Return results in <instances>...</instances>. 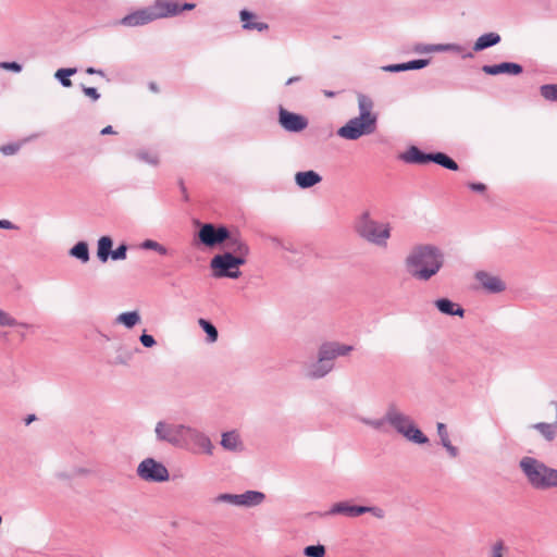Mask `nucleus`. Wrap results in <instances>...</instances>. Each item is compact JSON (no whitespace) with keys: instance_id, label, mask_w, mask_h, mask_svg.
Returning <instances> with one entry per match:
<instances>
[{"instance_id":"10","label":"nucleus","mask_w":557,"mask_h":557,"mask_svg":"<svg viewBox=\"0 0 557 557\" xmlns=\"http://www.w3.org/2000/svg\"><path fill=\"white\" fill-rule=\"evenodd\" d=\"M199 240L208 246L214 247L219 244L224 243L230 236V231L225 226H215L211 223L203 224L198 233Z\"/></svg>"},{"instance_id":"61","label":"nucleus","mask_w":557,"mask_h":557,"mask_svg":"<svg viewBox=\"0 0 557 557\" xmlns=\"http://www.w3.org/2000/svg\"><path fill=\"white\" fill-rule=\"evenodd\" d=\"M96 74H97V75H100V76H102V77L104 76V72H103L102 70H97V71H96Z\"/></svg>"},{"instance_id":"31","label":"nucleus","mask_w":557,"mask_h":557,"mask_svg":"<svg viewBox=\"0 0 557 557\" xmlns=\"http://www.w3.org/2000/svg\"><path fill=\"white\" fill-rule=\"evenodd\" d=\"M403 436L407 441L418 445H424L429 443L428 436L416 425L414 422L407 430H405Z\"/></svg>"},{"instance_id":"45","label":"nucleus","mask_w":557,"mask_h":557,"mask_svg":"<svg viewBox=\"0 0 557 557\" xmlns=\"http://www.w3.org/2000/svg\"><path fill=\"white\" fill-rule=\"evenodd\" d=\"M430 63L429 59H417L406 62V71L420 70Z\"/></svg>"},{"instance_id":"14","label":"nucleus","mask_w":557,"mask_h":557,"mask_svg":"<svg viewBox=\"0 0 557 557\" xmlns=\"http://www.w3.org/2000/svg\"><path fill=\"white\" fill-rule=\"evenodd\" d=\"M386 420L387 424L400 435L413 423L412 418L401 412L394 404L386 409Z\"/></svg>"},{"instance_id":"29","label":"nucleus","mask_w":557,"mask_h":557,"mask_svg":"<svg viewBox=\"0 0 557 557\" xmlns=\"http://www.w3.org/2000/svg\"><path fill=\"white\" fill-rule=\"evenodd\" d=\"M359 117L372 121L376 125V115L372 114L373 102L366 95H358Z\"/></svg>"},{"instance_id":"24","label":"nucleus","mask_w":557,"mask_h":557,"mask_svg":"<svg viewBox=\"0 0 557 557\" xmlns=\"http://www.w3.org/2000/svg\"><path fill=\"white\" fill-rule=\"evenodd\" d=\"M256 15L246 10V9H243L240 12H239V18L243 23L242 27L243 29L245 30H258L260 33L262 32H265L269 29V24L264 23V22H252L251 20L255 17Z\"/></svg>"},{"instance_id":"6","label":"nucleus","mask_w":557,"mask_h":557,"mask_svg":"<svg viewBox=\"0 0 557 557\" xmlns=\"http://www.w3.org/2000/svg\"><path fill=\"white\" fill-rule=\"evenodd\" d=\"M137 475L146 482H165L170 478L166 467L153 458L144 459L137 467Z\"/></svg>"},{"instance_id":"53","label":"nucleus","mask_w":557,"mask_h":557,"mask_svg":"<svg viewBox=\"0 0 557 557\" xmlns=\"http://www.w3.org/2000/svg\"><path fill=\"white\" fill-rule=\"evenodd\" d=\"M468 186L476 193H484L486 190V186L483 183H469Z\"/></svg>"},{"instance_id":"40","label":"nucleus","mask_w":557,"mask_h":557,"mask_svg":"<svg viewBox=\"0 0 557 557\" xmlns=\"http://www.w3.org/2000/svg\"><path fill=\"white\" fill-rule=\"evenodd\" d=\"M359 421L368 426L373 428L374 430L381 431L383 426L387 423L386 413L381 419H369V418H360Z\"/></svg>"},{"instance_id":"16","label":"nucleus","mask_w":557,"mask_h":557,"mask_svg":"<svg viewBox=\"0 0 557 557\" xmlns=\"http://www.w3.org/2000/svg\"><path fill=\"white\" fill-rule=\"evenodd\" d=\"M224 245L227 249L226 252H232L237 258L246 259L249 253V247L247 243L243 239L237 231H230V236L224 240Z\"/></svg>"},{"instance_id":"37","label":"nucleus","mask_w":557,"mask_h":557,"mask_svg":"<svg viewBox=\"0 0 557 557\" xmlns=\"http://www.w3.org/2000/svg\"><path fill=\"white\" fill-rule=\"evenodd\" d=\"M133 359V352L122 346L116 349V356L113 360L115 366H126Z\"/></svg>"},{"instance_id":"41","label":"nucleus","mask_w":557,"mask_h":557,"mask_svg":"<svg viewBox=\"0 0 557 557\" xmlns=\"http://www.w3.org/2000/svg\"><path fill=\"white\" fill-rule=\"evenodd\" d=\"M304 555L307 557H324L325 547L321 544L305 547Z\"/></svg>"},{"instance_id":"57","label":"nucleus","mask_w":557,"mask_h":557,"mask_svg":"<svg viewBox=\"0 0 557 557\" xmlns=\"http://www.w3.org/2000/svg\"><path fill=\"white\" fill-rule=\"evenodd\" d=\"M300 81V76H293V77H289L286 82V85H292L296 82H299Z\"/></svg>"},{"instance_id":"52","label":"nucleus","mask_w":557,"mask_h":557,"mask_svg":"<svg viewBox=\"0 0 557 557\" xmlns=\"http://www.w3.org/2000/svg\"><path fill=\"white\" fill-rule=\"evenodd\" d=\"M382 70L385 72H392V73L404 72V71H406V62L398 63V64H389V65L383 66Z\"/></svg>"},{"instance_id":"25","label":"nucleus","mask_w":557,"mask_h":557,"mask_svg":"<svg viewBox=\"0 0 557 557\" xmlns=\"http://www.w3.org/2000/svg\"><path fill=\"white\" fill-rule=\"evenodd\" d=\"M237 506L255 507L263 503L265 495L258 491H246L243 494H237Z\"/></svg>"},{"instance_id":"59","label":"nucleus","mask_w":557,"mask_h":557,"mask_svg":"<svg viewBox=\"0 0 557 557\" xmlns=\"http://www.w3.org/2000/svg\"><path fill=\"white\" fill-rule=\"evenodd\" d=\"M36 419L35 414H29L26 420H25V423L26 424H29L30 422H33L34 420Z\"/></svg>"},{"instance_id":"23","label":"nucleus","mask_w":557,"mask_h":557,"mask_svg":"<svg viewBox=\"0 0 557 557\" xmlns=\"http://www.w3.org/2000/svg\"><path fill=\"white\" fill-rule=\"evenodd\" d=\"M436 431L440 437L441 445L446 449L449 457L456 458L459 455V449L458 447L451 444L446 424L443 422H437Z\"/></svg>"},{"instance_id":"26","label":"nucleus","mask_w":557,"mask_h":557,"mask_svg":"<svg viewBox=\"0 0 557 557\" xmlns=\"http://www.w3.org/2000/svg\"><path fill=\"white\" fill-rule=\"evenodd\" d=\"M322 181V177L315 171L309 170L304 172H297L295 175L296 184L302 188H310Z\"/></svg>"},{"instance_id":"22","label":"nucleus","mask_w":557,"mask_h":557,"mask_svg":"<svg viewBox=\"0 0 557 557\" xmlns=\"http://www.w3.org/2000/svg\"><path fill=\"white\" fill-rule=\"evenodd\" d=\"M333 370L330 366L318 357V360L306 366V376L309 379H322Z\"/></svg>"},{"instance_id":"21","label":"nucleus","mask_w":557,"mask_h":557,"mask_svg":"<svg viewBox=\"0 0 557 557\" xmlns=\"http://www.w3.org/2000/svg\"><path fill=\"white\" fill-rule=\"evenodd\" d=\"M552 405L555 407L556 410L555 421L553 423L537 422L532 425V428L536 430L541 434V436L547 442L555 441L557 436V401H552Z\"/></svg>"},{"instance_id":"5","label":"nucleus","mask_w":557,"mask_h":557,"mask_svg":"<svg viewBox=\"0 0 557 557\" xmlns=\"http://www.w3.org/2000/svg\"><path fill=\"white\" fill-rule=\"evenodd\" d=\"M186 428L187 425L185 424H174L166 421H159L154 428L156 438L159 442H164L174 447L183 448L186 446Z\"/></svg>"},{"instance_id":"13","label":"nucleus","mask_w":557,"mask_h":557,"mask_svg":"<svg viewBox=\"0 0 557 557\" xmlns=\"http://www.w3.org/2000/svg\"><path fill=\"white\" fill-rule=\"evenodd\" d=\"M354 347L350 345L341 344L337 342H329L324 343L320 346L318 351V357L329 363L330 366H333V360L337 357L347 356L352 351Z\"/></svg>"},{"instance_id":"43","label":"nucleus","mask_w":557,"mask_h":557,"mask_svg":"<svg viewBox=\"0 0 557 557\" xmlns=\"http://www.w3.org/2000/svg\"><path fill=\"white\" fill-rule=\"evenodd\" d=\"M137 159H139L143 162H146L151 165H157L159 163L158 156L154 153H150L145 150H140L136 152Z\"/></svg>"},{"instance_id":"27","label":"nucleus","mask_w":557,"mask_h":557,"mask_svg":"<svg viewBox=\"0 0 557 557\" xmlns=\"http://www.w3.org/2000/svg\"><path fill=\"white\" fill-rule=\"evenodd\" d=\"M435 307L446 315L463 317L465 310L456 302L448 298H440L435 300Z\"/></svg>"},{"instance_id":"48","label":"nucleus","mask_w":557,"mask_h":557,"mask_svg":"<svg viewBox=\"0 0 557 557\" xmlns=\"http://www.w3.org/2000/svg\"><path fill=\"white\" fill-rule=\"evenodd\" d=\"M505 545L503 541H497L491 549V557H504Z\"/></svg>"},{"instance_id":"32","label":"nucleus","mask_w":557,"mask_h":557,"mask_svg":"<svg viewBox=\"0 0 557 557\" xmlns=\"http://www.w3.org/2000/svg\"><path fill=\"white\" fill-rule=\"evenodd\" d=\"M140 322V314L138 311L122 312L115 318L116 324H123L126 329H132Z\"/></svg>"},{"instance_id":"9","label":"nucleus","mask_w":557,"mask_h":557,"mask_svg":"<svg viewBox=\"0 0 557 557\" xmlns=\"http://www.w3.org/2000/svg\"><path fill=\"white\" fill-rule=\"evenodd\" d=\"M186 446L184 448L193 449L196 453H205L209 456L213 454V444L210 437L203 432L187 425L185 433Z\"/></svg>"},{"instance_id":"33","label":"nucleus","mask_w":557,"mask_h":557,"mask_svg":"<svg viewBox=\"0 0 557 557\" xmlns=\"http://www.w3.org/2000/svg\"><path fill=\"white\" fill-rule=\"evenodd\" d=\"M70 256L78 259L81 262L86 263L89 261V249L86 242H78L70 249Z\"/></svg>"},{"instance_id":"7","label":"nucleus","mask_w":557,"mask_h":557,"mask_svg":"<svg viewBox=\"0 0 557 557\" xmlns=\"http://www.w3.org/2000/svg\"><path fill=\"white\" fill-rule=\"evenodd\" d=\"M376 125L372 121H367L359 116L350 119L344 126L339 127L337 135L348 140H356L363 135L374 133Z\"/></svg>"},{"instance_id":"1","label":"nucleus","mask_w":557,"mask_h":557,"mask_svg":"<svg viewBox=\"0 0 557 557\" xmlns=\"http://www.w3.org/2000/svg\"><path fill=\"white\" fill-rule=\"evenodd\" d=\"M445 263L443 250L433 244L412 246L404 259L407 273L418 282H429L438 274Z\"/></svg>"},{"instance_id":"34","label":"nucleus","mask_w":557,"mask_h":557,"mask_svg":"<svg viewBox=\"0 0 557 557\" xmlns=\"http://www.w3.org/2000/svg\"><path fill=\"white\" fill-rule=\"evenodd\" d=\"M431 162H434V163H436L447 170H451V171H457L459 169L457 162L444 152L432 153Z\"/></svg>"},{"instance_id":"54","label":"nucleus","mask_w":557,"mask_h":557,"mask_svg":"<svg viewBox=\"0 0 557 557\" xmlns=\"http://www.w3.org/2000/svg\"><path fill=\"white\" fill-rule=\"evenodd\" d=\"M0 228H3V230H15V228H17V226L14 225L9 220H0Z\"/></svg>"},{"instance_id":"38","label":"nucleus","mask_w":557,"mask_h":557,"mask_svg":"<svg viewBox=\"0 0 557 557\" xmlns=\"http://www.w3.org/2000/svg\"><path fill=\"white\" fill-rule=\"evenodd\" d=\"M541 96L548 101H557V85L546 84L540 87Z\"/></svg>"},{"instance_id":"62","label":"nucleus","mask_w":557,"mask_h":557,"mask_svg":"<svg viewBox=\"0 0 557 557\" xmlns=\"http://www.w3.org/2000/svg\"><path fill=\"white\" fill-rule=\"evenodd\" d=\"M150 89L153 90V91H157V86L154 83H151L150 84Z\"/></svg>"},{"instance_id":"39","label":"nucleus","mask_w":557,"mask_h":557,"mask_svg":"<svg viewBox=\"0 0 557 557\" xmlns=\"http://www.w3.org/2000/svg\"><path fill=\"white\" fill-rule=\"evenodd\" d=\"M140 247L146 250H153L162 256L168 255V249L160 243L153 239H146L141 243Z\"/></svg>"},{"instance_id":"8","label":"nucleus","mask_w":557,"mask_h":557,"mask_svg":"<svg viewBox=\"0 0 557 557\" xmlns=\"http://www.w3.org/2000/svg\"><path fill=\"white\" fill-rule=\"evenodd\" d=\"M363 513H371L377 519H383L385 517V511L376 506H357L350 505L347 502H339L334 504L330 510L325 513L329 516L335 515H344L347 517H358Z\"/></svg>"},{"instance_id":"63","label":"nucleus","mask_w":557,"mask_h":557,"mask_svg":"<svg viewBox=\"0 0 557 557\" xmlns=\"http://www.w3.org/2000/svg\"><path fill=\"white\" fill-rule=\"evenodd\" d=\"M102 336L106 338V341L110 339L109 336H107V335H102Z\"/></svg>"},{"instance_id":"51","label":"nucleus","mask_w":557,"mask_h":557,"mask_svg":"<svg viewBox=\"0 0 557 557\" xmlns=\"http://www.w3.org/2000/svg\"><path fill=\"white\" fill-rule=\"evenodd\" d=\"M20 149V145L16 144H10L4 145L0 147V152H2L4 156H12L16 153Z\"/></svg>"},{"instance_id":"56","label":"nucleus","mask_w":557,"mask_h":557,"mask_svg":"<svg viewBox=\"0 0 557 557\" xmlns=\"http://www.w3.org/2000/svg\"><path fill=\"white\" fill-rule=\"evenodd\" d=\"M113 133H114V131H113V127L111 125L106 126L101 131V135H109V134H113Z\"/></svg>"},{"instance_id":"44","label":"nucleus","mask_w":557,"mask_h":557,"mask_svg":"<svg viewBox=\"0 0 557 557\" xmlns=\"http://www.w3.org/2000/svg\"><path fill=\"white\" fill-rule=\"evenodd\" d=\"M237 499H238L237 494L223 493V494H219L216 497H214L213 503H215V504L225 503V504L237 506Z\"/></svg>"},{"instance_id":"58","label":"nucleus","mask_w":557,"mask_h":557,"mask_svg":"<svg viewBox=\"0 0 557 557\" xmlns=\"http://www.w3.org/2000/svg\"><path fill=\"white\" fill-rule=\"evenodd\" d=\"M323 94L327 97V98H333L336 96V92L335 91H331V90H324Z\"/></svg>"},{"instance_id":"28","label":"nucleus","mask_w":557,"mask_h":557,"mask_svg":"<svg viewBox=\"0 0 557 557\" xmlns=\"http://www.w3.org/2000/svg\"><path fill=\"white\" fill-rule=\"evenodd\" d=\"M221 446L228 451H240L243 443L236 431H228L222 434Z\"/></svg>"},{"instance_id":"49","label":"nucleus","mask_w":557,"mask_h":557,"mask_svg":"<svg viewBox=\"0 0 557 557\" xmlns=\"http://www.w3.org/2000/svg\"><path fill=\"white\" fill-rule=\"evenodd\" d=\"M139 342L146 348H151V347H153L156 345V339L153 338V336L150 335V334H147L146 332H144L139 336Z\"/></svg>"},{"instance_id":"12","label":"nucleus","mask_w":557,"mask_h":557,"mask_svg":"<svg viewBox=\"0 0 557 557\" xmlns=\"http://www.w3.org/2000/svg\"><path fill=\"white\" fill-rule=\"evenodd\" d=\"M278 123L285 131L292 133H299L308 126L306 116L289 112L283 107L278 108Z\"/></svg>"},{"instance_id":"30","label":"nucleus","mask_w":557,"mask_h":557,"mask_svg":"<svg viewBox=\"0 0 557 557\" xmlns=\"http://www.w3.org/2000/svg\"><path fill=\"white\" fill-rule=\"evenodd\" d=\"M500 36L497 33H486L480 36L474 42L473 50L482 51L500 42Z\"/></svg>"},{"instance_id":"60","label":"nucleus","mask_w":557,"mask_h":557,"mask_svg":"<svg viewBox=\"0 0 557 557\" xmlns=\"http://www.w3.org/2000/svg\"><path fill=\"white\" fill-rule=\"evenodd\" d=\"M96 71H97V69L91 67V66L86 69V73L89 74V75L96 74Z\"/></svg>"},{"instance_id":"19","label":"nucleus","mask_w":557,"mask_h":557,"mask_svg":"<svg viewBox=\"0 0 557 557\" xmlns=\"http://www.w3.org/2000/svg\"><path fill=\"white\" fill-rule=\"evenodd\" d=\"M151 9L158 20L178 15V3L175 0H154Z\"/></svg>"},{"instance_id":"47","label":"nucleus","mask_w":557,"mask_h":557,"mask_svg":"<svg viewBox=\"0 0 557 557\" xmlns=\"http://www.w3.org/2000/svg\"><path fill=\"white\" fill-rule=\"evenodd\" d=\"M456 46L454 45H430L425 46L421 51L423 52H431V51H447L450 49H455Z\"/></svg>"},{"instance_id":"4","label":"nucleus","mask_w":557,"mask_h":557,"mask_svg":"<svg viewBox=\"0 0 557 557\" xmlns=\"http://www.w3.org/2000/svg\"><path fill=\"white\" fill-rule=\"evenodd\" d=\"M246 263V259L237 258L232 252H224L214 256L210 261V267L214 277L237 278L242 274L239 265Z\"/></svg>"},{"instance_id":"55","label":"nucleus","mask_w":557,"mask_h":557,"mask_svg":"<svg viewBox=\"0 0 557 557\" xmlns=\"http://www.w3.org/2000/svg\"><path fill=\"white\" fill-rule=\"evenodd\" d=\"M196 4L195 3H184V4H180L178 3V14L182 13L183 11H189V10H193L195 9Z\"/></svg>"},{"instance_id":"35","label":"nucleus","mask_w":557,"mask_h":557,"mask_svg":"<svg viewBox=\"0 0 557 557\" xmlns=\"http://www.w3.org/2000/svg\"><path fill=\"white\" fill-rule=\"evenodd\" d=\"M76 71L77 70L75 67L59 69L55 72L54 77L60 82V84L63 87H71L72 81L70 79V76L74 75Z\"/></svg>"},{"instance_id":"20","label":"nucleus","mask_w":557,"mask_h":557,"mask_svg":"<svg viewBox=\"0 0 557 557\" xmlns=\"http://www.w3.org/2000/svg\"><path fill=\"white\" fill-rule=\"evenodd\" d=\"M399 159L409 164H425L431 162L432 153H425L418 147L411 146L399 156Z\"/></svg>"},{"instance_id":"11","label":"nucleus","mask_w":557,"mask_h":557,"mask_svg":"<svg viewBox=\"0 0 557 557\" xmlns=\"http://www.w3.org/2000/svg\"><path fill=\"white\" fill-rule=\"evenodd\" d=\"M113 240L109 236H102L98 240L97 257L104 263L111 258L112 260L126 259L127 246L120 245L116 249L112 250Z\"/></svg>"},{"instance_id":"3","label":"nucleus","mask_w":557,"mask_h":557,"mask_svg":"<svg viewBox=\"0 0 557 557\" xmlns=\"http://www.w3.org/2000/svg\"><path fill=\"white\" fill-rule=\"evenodd\" d=\"M355 231L359 237L374 246L386 248L391 238V224L371 218L369 211L362 212L355 221Z\"/></svg>"},{"instance_id":"2","label":"nucleus","mask_w":557,"mask_h":557,"mask_svg":"<svg viewBox=\"0 0 557 557\" xmlns=\"http://www.w3.org/2000/svg\"><path fill=\"white\" fill-rule=\"evenodd\" d=\"M519 468L531 487L537 491L557 488V469L547 466L542 460L524 456L519 461Z\"/></svg>"},{"instance_id":"15","label":"nucleus","mask_w":557,"mask_h":557,"mask_svg":"<svg viewBox=\"0 0 557 557\" xmlns=\"http://www.w3.org/2000/svg\"><path fill=\"white\" fill-rule=\"evenodd\" d=\"M156 20H158L156 13L151 9V7H148L136 12H133L131 14H127L122 18L121 23L125 26L134 27L148 24Z\"/></svg>"},{"instance_id":"18","label":"nucleus","mask_w":557,"mask_h":557,"mask_svg":"<svg viewBox=\"0 0 557 557\" xmlns=\"http://www.w3.org/2000/svg\"><path fill=\"white\" fill-rule=\"evenodd\" d=\"M482 71L488 75L509 74L519 75L523 72V67L513 62H503L493 65H483Z\"/></svg>"},{"instance_id":"46","label":"nucleus","mask_w":557,"mask_h":557,"mask_svg":"<svg viewBox=\"0 0 557 557\" xmlns=\"http://www.w3.org/2000/svg\"><path fill=\"white\" fill-rule=\"evenodd\" d=\"M82 90L84 95L91 99V101L96 102L100 99V94L98 92L97 88L95 87H86L85 85H82Z\"/></svg>"},{"instance_id":"17","label":"nucleus","mask_w":557,"mask_h":557,"mask_svg":"<svg viewBox=\"0 0 557 557\" xmlns=\"http://www.w3.org/2000/svg\"><path fill=\"white\" fill-rule=\"evenodd\" d=\"M475 278L484 289L493 294L504 292L506 288L505 283L498 276L492 275L485 271H478Z\"/></svg>"},{"instance_id":"50","label":"nucleus","mask_w":557,"mask_h":557,"mask_svg":"<svg viewBox=\"0 0 557 557\" xmlns=\"http://www.w3.org/2000/svg\"><path fill=\"white\" fill-rule=\"evenodd\" d=\"M0 67L3 70L15 72V73H20L22 71V65L15 61L1 62Z\"/></svg>"},{"instance_id":"42","label":"nucleus","mask_w":557,"mask_h":557,"mask_svg":"<svg viewBox=\"0 0 557 557\" xmlns=\"http://www.w3.org/2000/svg\"><path fill=\"white\" fill-rule=\"evenodd\" d=\"M16 325H23L26 326L24 323H18L16 319L11 317L8 312L3 311L0 308V326H16Z\"/></svg>"},{"instance_id":"36","label":"nucleus","mask_w":557,"mask_h":557,"mask_svg":"<svg viewBox=\"0 0 557 557\" xmlns=\"http://www.w3.org/2000/svg\"><path fill=\"white\" fill-rule=\"evenodd\" d=\"M198 323L201 326V329L205 331V333L207 334V339L209 343H214L218 341V336H219L218 330L210 321L205 320V319H199Z\"/></svg>"}]
</instances>
